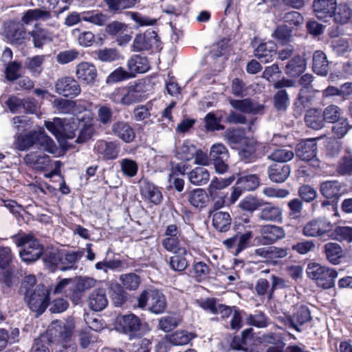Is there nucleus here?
Masks as SVG:
<instances>
[{"instance_id":"nucleus-23","label":"nucleus","mask_w":352,"mask_h":352,"mask_svg":"<svg viewBox=\"0 0 352 352\" xmlns=\"http://www.w3.org/2000/svg\"><path fill=\"white\" fill-rule=\"evenodd\" d=\"M258 218L263 221L281 223L283 221V210L272 204H265L261 208Z\"/></svg>"},{"instance_id":"nucleus-57","label":"nucleus","mask_w":352,"mask_h":352,"mask_svg":"<svg viewBox=\"0 0 352 352\" xmlns=\"http://www.w3.org/2000/svg\"><path fill=\"white\" fill-rule=\"evenodd\" d=\"M325 122L329 123H335L340 119L342 115V109L337 105L330 104L327 106L323 111H322Z\"/></svg>"},{"instance_id":"nucleus-34","label":"nucleus","mask_w":352,"mask_h":352,"mask_svg":"<svg viewBox=\"0 0 352 352\" xmlns=\"http://www.w3.org/2000/svg\"><path fill=\"white\" fill-rule=\"evenodd\" d=\"M306 66L305 59L300 56H296L288 61L285 72L289 76L297 77L305 72Z\"/></svg>"},{"instance_id":"nucleus-56","label":"nucleus","mask_w":352,"mask_h":352,"mask_svg":"<svg viewBox=\"0 0 352 352\" xmlns=\"http://www.w3.org/2000/svg\"><path fill=\"white\" fill-rule=\"evenodd\" d=\"M226 142L232 146L242 145L248 138L240 130H228L225 134Z\"/></svg>"},{"instance_id":"nucleus-5","label":"nucleus","mask_w":352,"mask_h":352,"mask_svg":"<svg viewBox=\"0 0 352 352\" xmlns=\"http://www.w3.org/2000/svg\"><path fill=\"white\" fill-rule=\"evenodd\" d=\"M24 296L30 309L37 315L43 314L48 306L50 294L43 285H38L34 290L27 288Z\"/></svg>"},{"instance_id":"nucleus-45","label":"nucleus","mask_w":352,"mask_h":352,"mask_svg":"<svg viewBox=\"0 0 352 352\" xmlns=\"http://www.w3.org/2000/svg\"><path fill=\"white\" fill-rule=\"evenodd\" d=\"M236 182L239 188H242L245 191L254 190L260 184V179L256 174L241 175Z\"/></svg>"},{"instance_id":"nucleus-63","label":"nucleus","mask_w":352,"mask_h":352,"mask_svg":"<svg viewBox=\"0 0 352 352\" xmlns=\"http://www.w3.org/2000/svg\"><path fill=\"white\" fill-rule=\"evenodd\" d=\"M333 124L332 132L338 138H343L351 129L348 120L344 118H341Z\"/></svg>"},{"instance_id":"nucleus-62","label":"nucleus","mask_w":352,"mask_h":352,"mask_svg":"<svg viewBox=\"0 0 352 352\" xmlns=\"http://www.w3.org/2000/svg\"><path fill=\"white\" fill-rule=\"evenodd\" d=\"M333 238L340 242H352V228L349 226H338L333 232Z\"/></svg>"},{"instance_id":"nucleus-1","label":"nucleus","mask_w":352,"mask_h":352,"mask_svg":"<svg viewBox=\"0 0 352 352\" xmlns=\"http://www.w3.org/2000/svg\"><path fill=\"white\" fill-rule=\"evenodd\" d=\"M17 247H21L19 255L26 263H32L38 260L43 253V245L33 235L19 234L12 237Z\"/></svg>"},{"instance_id":"nucleus-41","label":"nucleus","mask_w":352,"mask_h":352,"mask_svg":"<svg viewBox=\"0 0 352 352\" xmlns=\"http://www.w3.org/2000/svg\"><path fill=\"white\" fill-rule=\"evenodd\" d=\"M141 191L145 199L155 205L160 204L162 201L163 197L160 190L153 184L146 183Z\"/></svg>"},{"instance_id":"nucleus-37","label":"nucleus","mask_w":352,"mask_h":352,"mask_svg":"<svg viewBox=\"0 0 352 352\" xmlns=\"http://www.w3.org/2000/svg\"><path fill=\"white\" fill-rule=\"evenodd\" d=\"M313 70L318 75L325 76L329 72V61L326 54L320 50L313 55Z\"/></svg>"},{"instance_id":"nucleus-54","label":"nucleus","mask_w":352,"mask_h":352,"mask_svg":"<svg viewBox=\"0 0 352 352\" xmlns=\"http://www.w3.org/2000/svg\"><path fill=\"white\" fill-rule=\"evenodd\" d=\"M234 180V177L233 176L228 178H214L212 179L208 190L211 196H214L217 190L228 187Z\"/></svg>"},{"instance_id":"nucleus-31","label":"nucleus","mask_w":352,"mask_h":352,"mask_svg":"<svg viewBox=\"0 0 352 352\" xmlns=\"http://www.w3.org/2000/svg\"><path fill=\"white\" fill-rule=\"evenodd\" d=\"M305 122L308 127L314 130L321 129L324 126L326 122L322 111L316 108L310 109L307 111Z\"/></svg>"},{"instance_id":"nucleus-50","label":"nucleus","mask_w":352,"mask_h":352,"mask_svg":"<svg viewBox=\"0 0 352 352\" xmlns=\"http://www.w3.org/2000/svg\"><path fill=\"white\" fill-rule=\"evenodd\" d=\"M196 150L195 146L190 141L185 140L177 146L176 152L178 158L189 161L194 157Z\"/></svg>"},{"instance_id":"nucleus-29","label":"nucleus","mask_w":352,"mask_h":352,"mask_svg":"<svg viewBox=\"0 0 352 352\" xmlns=\"http://www.w3.org/2000/svg\"><path fill=\"white\" fill-rule=\"evenodd\" d=\"M212 223L214 228L221 232H227L231 226V217L228 212L223 211H210Z\"/></svg>"},{"instance_id":"nucleus-35","label":"nucleus","mask_w":352,"mask_h":352,"mask_svg":"<svg viewBox=\"0 0 352 352\" xmlns=\"http://www.w3.org/2000/svg\"><path fill=\"white\" fill-rule=\"evenodd\" d=\"M35 144L39 145L45 151L55 154L57 146L52 138L45 132L43 129L34 131Z\"/></svg>"},{"instance_id":"nucleus-59","label":"nucleus","mask_w":352,"mask_h":352,"mask_svg":"<svg viewBox=\"0 0 352 352\" xmlns=\"http://www.w3.org/2000/svg\"><path fill=\"white\" fill-rule=\"evenodd\" d=\"M292 30L287 25L278 26L273 33L274 38L280 43L285 44L291 41Z\"/></svg>"},{"instance_id":"nucleus-20","label":"nucleus","mask_w":352,"mask_h":352,"mask_svg":"<svg viewBox=\"0 0 352 352\" xmlns=\"http://www.w3.org/2000/svg\"><path fill=\"white\" fill-rule=\"evenodd\" d=\"M336 5V0H314L313 8L318 19L327 21L328 18L332 17Z\"/></svg>"},{"instance_id":"nucleus-9","label":"nucleus","mask_w":352,"mask_h":352,"mask_svg":"<svg viewBox=\"0 0 352 352\" xmlns=\"http://www.w3.org/2000/svg\"><path fill=\"white\" fill-rule=\"evenodd\" d=\"M333 229V224L327 219L317 218L305 224L302 233L306 236L318 237L329 233Z\"/></svg>"},{"instance_id":"nucleus-48","label":"nucleus","mask_w":352,"mask_h":352,"mask_svg":"<svg viewBox=\"0 0 352 352\" xmlns=\"http://www.w3.org/2000/svg\"><path fill=\"white\" fill-rule=\"evenodd\" d=\"M34 144V131L26 134H19L14 141L15 148L22 151L28 150Z\"/></svg>"},{"instance_id":"nucleus-3","label":"nucleus","mask_w":352,"mask_h":352,"mask_svg":"<svg viewBox=\"0 0 352 352\" xmlns=\"http://www.w3.org/2000/svg\"><path fill=\"white\" fill-rule=\"evenodd\" d=\"M80 123V116H73L70 118H55L52 122L46 121L45 126L56 138L73 139Z\"/></svg>"},{"instance_id":"nucleus-10","label":"nucleus","mask_w":352,"mask_h":352,"mask_svg":"<svg viewBox=\"0 0 352 352\" xmlns=\"http://www.w3.org/2000/svg\"><path fill=\"white\" fill-rule=\"evenodd\" d=\"M259 233L260 242L265 245H272L286 236L285 230L283 227L272 224L262 226Z\"/></svg>"},{"instance_id":"nucleus-24","label":"nucleus","mask_w":352,"mask_h":352,"mask_svg":"<svg viewBox=\"0 0 352 352\" xmlns=\"http://www.w3.org/2000/svg\"><path fill=\"white\" fill-rule=\"evenodd\" d=\"M269 179L274 183H283L289 177L291 167L285 164H274L267 168Z\"/></svg>"},{"instance_id":"nucleus-38","label":"nucleus","mask_w":352,"mask_h":352,"mask_svg":"<svg viewBox=\"0 0 352 352\" xmlns=\"http://www.w3.org/2000/svg\"><path fill=\"white\" fill-rule=\"evenodd\" d=\"M186 249H179V252L174 253V255L170 257L168 265L172 270L183 272L188 266L186 258Z\"/></svg>"},{"instance_id":"nucleus-16","label":"nucleus","mask_w":352,"mask_h":352,"mask_svg":"<svg viewBox=\"0 0 352 352\" xmlns=\"http://www.w3.org/2000/svg\"><path fill=\"white\" fill-rule=\"evenodd\" d=\"M75 74L80 81L88 85H94L98 76L96 66L89 62L78 63L76 66Z\"/></svg>"},{"instance_id":"nucleus-33","label":"nucleus","mask_w":352,"mask_h":352,"mask_svg":"<svg viewBox=\"0 0 352 352\" xmlns=\"http://www.w3.org/2000/svg\"><path fill=\"white\" fill-rule=\"evenodd\" d=\"M151 300L148 303V310L155 314L163 313L166 308V301L164 295L157 289H151Z\"/></svg>"},{"instance_id":"nucleus-39","label":"nucleus","mask_w":352,"mask_h":352,"mask_svg":"<svg viewBox=\"0 0 352 352\" xmlns=\"http://www.w3.org/2000/svg\"><path fill=\"white\" fill-rule=\"evenodd\" d=\"M324 249L327 259L333 265L338 264L344 256L342 247L336 243H328Z\"/></svg>"},{"instance_id":"nucleus-36","label":"nucleus","mask_w":352,"mask_h":352,"mask_svg":"<svg viewBox=\"0 0 352 352\" xmlns=\"http://www.w3.org/2000/svg\"><path fill=\"white\" fill-rule=\"evenodd\" d=\"M127 67L129 73L135 76L137 73L146 72L149 69V64L146 57L134 55L128 60Z\"/></svg>"},{"instance_id":"nucleus-42","label":"nucleus","mask_w":352,"mask_h":352,"mask_svg":"<svg viewBox=\"0 0 352 352\" xmlns=\"http://www.w3.org/2000/svg\"><path fill=\"white\" fill-rule=\"evenodd\" d=\"M243 147L239 151L240 159L245 163H250L256 160V142L248 139L243 144Z\"/></svg>"},{"instance_id":"nucleus-51","label":"nucleus","mask_w":352,"mask_h":352,"mask_svg":"<svg viewBox=\"0 0 352 352\" xmlns=\"http://www.w3.org/2000/svg\"><path fill=\"white\" fill-rule=\"evenodd\" d=\"M108 9L113 12H120L122 10L133 7L137 0H104Z\"/></svg>"},{"instance_id":"nucleus-64","label":"nucleus","mask_w":352,"mask_h":352,"mask_svg":"<svg viewBox=\"0 0 352 352\" xmlns=\"http://www.w3.org/2000/svg\"><path fill=\"white\" fill-rule=\"evenodd\" d=\"M337 171L340 175L352 174V155H346L343 156L339 161Z\"/></svg>"},{"instance_id":"nucleus-27","label":"nucleus","mask_w":352,"mask_h":352,"mask_svg":"<svg viewBox=\"0 0 352 352\" xmlns=\"http://www.w3.org/2000/svg\"><path fill=\"white\" fill-rule=\"evenodd\" d=\"M276 54V45L272 41L261 43L254 50V56L263 63L272 61Z\"/></svg>"},{"instance_id":"nucleus-30","label":"nucleus","mask_w":352,"mask_h":352,"mask_svg":"<svg viewBox=\"0 0 352 352\" xmlns=\"http://www.w3.org/2000/svg\"><path fill=\"white\" fill-rule=\"evenodd\" d=\"M88 304L93 311L103 310L108 305L105 290L104 289L94 290L89 296Z\"/></svg>"},{"instance_id":"nucleus-21","label":"nucleus","mask_w":352,"mask_h":352,"mask_svg":"<svg viewBox=\"0 0 352 352\" xmlns=\"http://www.w3.org/2000/svg\"><path fill=\"white\" fill-rule=\"evenodd\" d=\"M199 305L213 314H219L221 318H228L231 315L232 310L229 306L223 305L214 298H206L197 302Z\"/></svg>"},{"instance_id":"nucleus-60","label":"nucleus","mask_w":352,"mask_h":352,"mask_svg":"<svg viewBox=\"0 0 352 352\" xmlns=\"http://www.w3.org/2000/svg\"><path fill=\"white\" fill-rule=\"evenodd\" d=\"M120 167L122 173L128 177L135 176L138 170L137 162L129 158H124L121 160Z\"/></svg>"},{"instance_id":"nucleus-26","label":"nucleus","mask_w":352,"mask_h":352,"mask_svg":"<svg viewBox=\"0 0 352 352\" xmlns=\"http://www.w3.org/2000/svg\"><path fill=\"white\" fill-rule=\"evenodd\" d=\"M330 36L332 38L331 48L337 55H344L352 50L351 40L345 37H339L337 30L331 32Z\"/></svg>"},{"instance_id":"nucleus-12","label":"nucleus","mask_w":352,"mask_h":352,"mask_svg":"<svg viewBox=\"0 0 352 352\" xmlns=\"http://www.w3.org/2000/svg\"><path fill=\"white\" fill-rule=\"evenodd\" d=\"M159 41L157 33L153 30H148L144 34H140L135 36L133 48L136 52L148 50L153 47L157 48Z\"/></svg>"},{"instance_id":"nucleus-4","label":"nucleus","mask_w":352,"mask_h":352,"mask_svg":"<svg viewBox=\"0 0 352 352\" xmlns=\"http://www.w3.org/2000/svg\"><path fill=\"white\" fill-rule=\"evenodd\" d=\"M307 274L309 278L314 280L319 287L324 289L333 287L334 280L338 276V273L335 270L316 263L308 265Z\"/></svg>"},{"instance_id":"nucleus-19","label":"nucleus","mask_w":352,"mask_h":352,"mask_svg":"<svg viewBox=\"0 0 352 352\" xmlns=\"http://www.w3.org/2000/svg\"><path fill=\"white\" fill-rule=\"evenodd\" d=\"M94 151L104 160L116 159L120 153V146L116 142L98 140L94 145Z\"/></svg>"},{"instance_id":"nucleus-18","label":"nucleus","mask_w":352,"mask_h":352,"mask_svg":"<svg viewBox=\"0 0 352 352\" xmlns=\"http://www.w3.org/2000/svg\"><path fill=\"white\" fill-rule=\"evenodd\" d=\"M24 162L34 170L44 171L48 168L50 159L48 155L39 151L28 153L24 157Z\"/></svg>"},{"instance_id":"nucleus-17","label":"nucleus","mask_w":352,"mask_h":352,"mask_svg":"<svg viewBox=\"0 0 352 352\" xmlns=\"http://www.w3.org/2000/svg\"><path fill=\"white\" fill-rule=\"evenodd\" d=\"M311 320L309 308L305 305L300 306L295 314L286 318L285 324L298 332H301L300 326Z\"/></svg>"},{"instance_id":"nucleus-11","label":"nucleus","mask_w":352,"mask_h":352,"mask_svg":"<svg viewBox=\"0 0 352 352\" xmlns=\"http://www.w3.org/2000/svg\"><path fill=\"white\" fill-rule=\"evenodd\" d=\"M55 91L65 97L74 98L80 94L81 89L77 80L71 76H63L55 82Z\"/></svg>"},{"instance_id":"nucleus-61","label":"nucleus","mask_w":352,"mask_h":352,"mask_svg":"<svg viewBox=\"0 0 352 352\" xmlns=\"http://www.w3.org/2000/svg\"><path fill=\"white\" fill-rule=\"evenodd\" d=\"M180 320L176 316H166L162 317L159 320V327L164 332H169L176 328Z\"/></svg>"},{"instance_id":"nucleus-13","label":"nucleus","mask_w":352,"mask_h":352,"mask_svg":"<svg viewBox=\"0 0 352 352\" xmlns=\"http://www.w3.org/2000/svg\"><path fill=\"white\" fill-rule=\"evenodd\" d=\"M118 322L122 333L127 334L131 340L139 335L141 321L133 314L120 316L118 318Z\"/></svg>"},{"instance_id":"nucleus-53","label":"nucleus","mask_w":352,"mask_h":352,"mask_svg":"<svg viewBox=\"0 0 352 352\" xmlns=\"http://www.w3.org/2000/svg\"><path fill=\"white\" fill-rule=\"evenodd\" d=\"M133 77V74H131L129 71L127 72L123 67H120L109 74L106 78V82L113 84Z\"/></svg>"},{"instance_id":"nucleus-14","label":"nucleus","mask_w":352,"mask_h":352,"mask_svg":"<svg viewBox=\"0 0 352 352\" xmlns=\"http://www.w3.org/2000/svg\"><path fill=\"white\" fill-rule=\"evenodd\" d=\"M232 107L240 112L247 114L263 113L265 109L263 104L258 103L255 100L247 98L242 100H230Z\"/></svg>"},{"instance_id":"nucleus-6","label":"nucleus","mask_w":352,"mask_h":352,"mask_svg":"<svg viewBox=\"0 0 352 352\" xmlns=\"http://www.w3.org/2000/svg\"><path fill=\"white\" fill-rule=\"evenodd\" d=\"M230 155L227 148L221 143L214 144L210 151V158L212 161L215 170L223 174L228 170Z\"/></svg>"},{"instance_id":"nucleus-25","label":"nucleus","mask_w":352,"mask_h":352,"mask_svg":"<svg viewBox=\"0 0 352 352\" xmlns=\"http://www.w3.org/2000/svg\"><path fill=\"white\" fill-rule=\"evenodd\" d=\"M113 133L126 143H130L135 138V133L129 122L118 121L111 126Z\"/></svg>"},{"instance_id":"nucleus-43","label":"nucleus","mask_w":352,"mask_h":352,"mask_svg":"<svg viewBox=\"0 0 352 352\" xmlns=\"http://www.w3.org/2000/svg\"><path fill=\"white\" fill-rule=\"evenodd\" d=\"M294 153L290 148L285 146L274 149L268 156L267 159L283 164L293 159Z\"/></svg>"},{"instance_id":"nucleus-15","label":"nucleus","mask_w":352,"mask_h":352,"mask_svg":"<svg viewBox=\"0 0 352 352\" xmlns=\"http://www.w3.org/2000/svg\"><path fill=\"white\" fill-rule=\"evenodd\" d=\"M252 236V232L247 231L243 234H236L227 239L223 241V244L226 248L233 249L232 253L234 255H238L250 245Z\"/></svg>"},{"instance_id":"nucleus-47","label":"nucleus","mask_w":352,"mask_h":352,"mask_svg":"<svg viewBox=\"0 0 352 352\" xmlns=\"http://www.w3.org/2000/svg\"><path fill=\"white\" fill-rule=\"evenodd\" d=\"M95 58L103 63H111L119 59L120 54L116 48H103L94 52Z\"/></svg>"},{"instance_id":"nucleus-7","label":"nucleus","mask_w":352,"mask_h":352,"mask_svg":"<svg viewBox=\"0 0 352 352\" xmlns=\"http://www.w3.org/2000/svg\"><path fill=\"white\" fill-rule=\"evenodd\" d=\"M74 329V322L72 318L64 320H55L52 322L49 333L55 340L65 341L69 339Z\"/></svg>"},{"instance_id":"nucleus-44","label":"nucleus","mask_w":352,"mask_h":352,"mask_svg":"<svg viewBox=\"0 0 352 352\" xmlns=\"http://www.w3.org/2000/svg\"><path fill=\"white\" fill-rule=\"evenodd\" d=\"M334 21L336 23L344 25L347 23L352 16V9L346 3H340L336 5V8L333 12Z\"/></svg>"},{"instance_id":"nucleus-46","label":"nucleus","mask_w":352,"mask_h":352,"mask_svg":"<svg viewBox=\"0 0 352 352\" xmlns=\"http://www.w3.org/2000/svg\"><path fill=\"white\" fill-rule=\"evenodd\" d=\"M188 199L192 206L203 208L206 204L208 196L204 190L197 188L188 192Z\"/></svg>"},{"instance_id":"nucleus-55","label":"nucleus","mask_w":352,"mask_h":352,"mask_svg":"<svg viewBox=\"0 0 352 352\" xmlns=\"http://www.w3.org/2000/svg\"><path fill=\"white\" fill-rule=\"evenodd\" d=\"M45 56L43 55L34 56L28 58L25 60V67L34 74L38 76L42 72V65Z\"/></svg>"},{"instance_id":"nucleus-28","label":"nucleus","mask_w":352,"mask_h":352,"mask_svg":"<svg viewBox=\"0 0 352 352\" xmlns=\"http://www.w3.org/2000/svg\"><path fill=\"white\" fill-rule=\"evenodd\" d=\"M78 131V135L75 141L76 143H84L90 140L95 133L91 120L89 117L81 116Z\"/></svg>"},{"instance_id":"nucleus-40","label":"nucleus","mask_w":352,"mask_h":352,"mask_svg":"<svg viewBox=\"0 0 352 352\" xmlns=\"http://www.w3.org/2000/svg\"><path fill=\"white\" fill-rule=\"evenodd\" d=\"M188 179L191 184L196 186L206 184L210 179L208 170L204 166H198L188 173Z\"/></svg>"},{"instance_id":"nucleus-2","label":"nucleus","mask_w":352,"mask_h":352,"mask_svg":"<svg viewBox=\"0 0 352 352\" xmlns=\"http://www.w3.org/2000/svg\"><path fill=\"white\" fill-rule=\"evenodd\" d=\"M109 98L116 104L130 105L146 99L145 85L139 82L128 87L116 89L110 95Z\"/></svg>"},{"instance_id":"nucleus-58","label":"nucleus","mask_w":352,"mask_h":352,"mask_svg":"<svg viewBox=\"0 0 352 352\" xmlns=\"http://www.w3.org/2000/svg\"><path fill=\"white\" fill-rule=\"evenodd\" d=\"M8 37L11 42L19 43L25 38V30L23 24L16 23L9 30L7 33Z\"/></svg>"},{"instance_id":"nucleus-32","label":"nucleus","mask_w":352,"mask_h":352,"mask_svg":"<svg viewBox=\"0 0 352 352\" xmlns=\"http://www.w3.org/2000/svg\"><path fill=\"white\" fill-rule=\"evenodd\" d=\"M342 185L337 180H327L320 186V192L327 199H339L341 196Z\"/></svg>"},{"instance_id":"nucleus-52","label":"nucleus","mask_w":352,"mask_h":352,"mask_svg":"<svg viewBox=\"0 0 352 352\" xmlns=\"http://www.w3.org/2000/svg\"><path fill=\"white\" fill-rule=\"evenodd\" d=\"M120 281L126 289L133 291L139 287L141 278L135 273H128L120 275Z\"/></svg>"},{"instance_id":"nucleus-49","label":"nucleus","mask_w":352,"mask_h":352,"mask_svg":"<svg viewBox=\"0 0 352 352\" xmlns=\"http://www.w3.org/2000/svg\"><path fill=\"white\" fill-rule=\"evenodd\" d=\"M82 21L93 23L98 26H103L109 19V16L99 11H90L82 12Z\"/></svg>"},{"instance_id":"nucleus-8","label":"nucleus","mask_w":352,"mask_h":352,"mask_svg":"<svg viewBox=\"0 0 352 352\" xmlns=\"http://www.w3.org/2000/svg\"><path fill=\"white\" fill-rule=\"evenodd\" d=\"M317 144L313 140H307L298 144L296 155L302 161L310 163L314 168L320 166V160L316 157Z\"/></svg>"},{"instance_id":"nucleus-22","label":"nucleus","mask_w":352,"mask_h":352,"mask_svg":"<svg viewBox=\"0 0 352 352\" xmlns=\"http://www.w3.org/2000/svg\"><path fill=\"white\" fill-rule=\"evenodd\" d=\"M85 254V250L79 248L76 251L61 250L60 265L63 271L75 270L78 267V263Z\"/></svg>"}]
</instances>
